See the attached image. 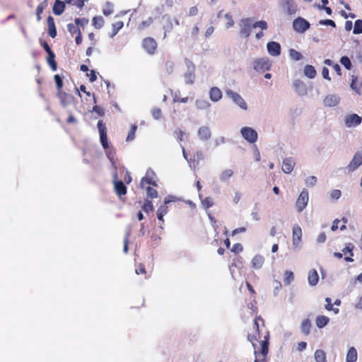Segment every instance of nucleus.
<instances>
[{
    "label": "nucleus",
    "mask_w": 362,
    "mask_h": 362,
    "mask_svg": "<svg viewBox=\"0 0 362 362\" xmlns=\"http://www.w3.org/2000/svg\"><path fill=\"white\" fill-rule=\"evenodd\" d=\"M358 358L357 351L354 347H350L348 350L346 362H356Z\"/></svg>",
    "instance_id": "nucleus-25"
},
{
    "label": "nucleus",
    "mask_w": 362,
    "mask_h": 362,
    "mask_svg": "<svg viewBox=\"0 0 362 362\" xmlns=\"http://www.w3.org/2000/svg\"><path fill=\"white\" fill-rule=\"evenodd\" d=\"M314 356L317 362H327L326 354L323 350H316Z\"/></svg>",
    "instance_id": "nucleus-34"
},
{
    "label": "nucleus",
    "mask_w": 362,
    "mask_h": 362,
    "mask_svg": "<svg viewBox=\"0 0 362 362\" xmlns=\"http://www.w3.org/2000/svg\"><path fill=\"white\" fill-rule=\"evenodd\" d=\"M293 87L298 93H305L306 90L305 83L300 80H296L293 82Z\"/></svg>",
    "instance_id": "nucleus-36"
},
{
    "label": "nucleus",
    "mask_w": 362,
    "mask_h": 362,
    "mask_svg": "<svg viewBox=\"0 0 362 362\" xmlns=\"http://www.w3.org/2000/svg\"><path fill=\"white\" fill-rule=\"evenodd\" d=\"M105 21L101 16H95L93 18L92 25L96 29H100L103 27Z\"/></svg>",
    "instance_id": "nucleus-30"
},
{
    "label": "nucleus",
    "mask_w": 362,
    "mask_h": 362,
    "mask_svg": "<svg viewBox=\"0 0 362 362\" xmlns=\"http://www.w3.org/2000/svg\"><path fill=\"white\" fill-rule=\"evenodd\" d=\"M353 33L354 34L362 33V20L358 19L355 21Z\"/></svg>",
    "instance_id": "nucleus-48"
},
{
    "label": "nucleus",
    "mask_w": 362,
    "mask_h": 362,
    "mask_svg": "<svg viewBox=\"0 0 362 362\" xmlns=\"http://www.w3.org/2000/svg\"><path fill=\"white\" fill-rule=\"evenodd\" d=\"M67 30L72 35H74V34L77 35L78 33V31H81L78 27L73 23H69L67 25Z\"/></svg>",
    "instance_id": "nucleus-52"
},
{
    "label": "nucleus",
    "mask_w": 362,
    "mask_h": 362,
    "mask_svg": "<svg viewBox=\"0 0 362 362\" xmlns=\"http://www.w3.org/2000/svg\"><path fill=\"white\" fill-rule=\"evenodd\" d=\"M325 301H326V305H325V309L327 310H329V311H334V313L335 314H337L339 313V309L338 308H333V304L332 303V300L330 298H325Z\"/></svg>",
    "instance_id": "nucleus-44"
},
{
    "label": "nucleus",
    "mask_w": 362,
    "mask_h": 362,
    "mask_svg": "<svg viewBox=\"0 0 362 362\" xmlns=\"http://www.w3.org/2000/svg\"><path fill=\"white\" fill-rule=\"evenodd\" d=\"M253 28H255L257 27L260 28L262 30L267 29V23L264 21H257L252 25Z\"/></svg>",
    "instance_id": "nucleus-57"
},
{
    "label": "nucleus",
    "mask_w": 362,
    "mask_h": 362,
    "mask_svg": "<svg viewBox=\"0 0 362 362\" xmlns=\"http://www.w3.org/2000/svg\"><path fill=\"white\" fill-rule=\"evenodd\" d=\"M226 94L233 100V101L237 104L243 110H247V105L244 99L238 93L233 91L232 90H228Z\"/></svg>",
    "instance_id": "nucleus-10"
},
{
    "label": "nucleus",
    "mask_w": 362,
    "mask_h": 362,
    "mask_svg": "<svg viewBox=\"0 0 362 362\" xmlns=\"http://www.w3.org/2000/svg\"><path fill=\"white\" fill-rule=\"evenodd\" d=\"M142 47L148 54L153 55L156 52L158 44L155 39L147 37L142 40Z\"/></svg>",
    "instance_id": "nucleus-4"
},
{
    "label": "nucleus",
    "mask_w": 362,
    "mask_h": 362,
    "mask_svg": "<svg viewBox=\"0 0 362 362\" xmlns=\"http://www.w3.org/2000/svg\"><path fill=\"white\" fill-rule=\"evenodd\" d=\"M231 252L238 254L243 250V247L240 243H235L233 245L232 248L230 249Z\"/></svg>",
    "instance_id": "nucleus-59"
},
{
    "label": "nucleus",
    "mask_w": 362,
    "mask_h": 362,
    "mask_svg": "<svg viewBox=\"0 0 362 362\" xmlns=\"http://www.w3.org/2000/svg\"><path fill=\"white\" fill-rule=\"evenodd\" d=\"M308 202V192L303 189L298 196L296 205L298 211L301 212L307 206Z\"/></svg>",
    "instance_id": "nucleus-11"
},
{
    "label": "nucleus",
    "mask_w": 362,
    "mask_h": 362,
    "mask_svg": "<svg viewBox=\"0 0 362 362\" xmlns=\"http://www.w3.org/2000/svg\"><path fill=\"white\" fill-rule=\"evenodd\" d=\"M135 272L138 275L146 274V271L144 265L141 263L139 264L135 269Z\"/></svg>",
    "instance_id": "nucleus-60"
},
{
    "label": "nucleus",
    "mask_w": 362,
    "mask_h": 362,
    "mask_svg": "<svg viewBox=\"0 0 362 362\" xmlns=\"http://www.w3.org/2000/svg\"><path fill=\"white\" fill-rule=\"evenodd\" d=\"M294 279L293 273L291 271H286L284 274V283L286 285H289L292 281Z\"/></svg>",
    "instance_id": "nucleus-46"
},
{
    "label": "nucleus",
    "mask_w": 362,
    "mask_h": 362,
    "mask_svg": "<svg viewBox=\"0 0 362 362\" xmlns=\"http://www.w3.org/2000/svg\"><path fill=\"white\" fill-rule=\"evenodd\" d=\"M64 2L60 0H56L53 6V13L57 16H59L64 12Z\"/></svg>",
    "instance_id": "nucleus-23"
},
{
    "label": "nucleus",
    "mask_w": 362,
    "mask_h": 362,
    "mask_svg": "<svg viewBox=\"0 0 362 362\" xmlns=\"http://www.w3.org/2000/svg\"><path fill=\"white\" fill-rule=\"evenodd\" d=\"M209 98L213 102H218L222 98V92L217 87H213L209 90Z\"/></svg>",
    "instance_id": "nucleus-20"
},
{
    "label": "nucleus",
    "mask_w": 362,
    "mask_h": 362,
    "mask_svg": "<svg viewBox=\"0 0 362 362\" xmlns=\"http://www.w3.org/2000/svg\"><path fill=\"white\" fill-rule=\"evenodd\" d=\"M151 114L154 119H158L162 116V111L159 107H154L151 110Z\"/></svg>",
    "instance_id": "nucleus-55"
},
{
    "label": "nucleus",
    "mask_w": 362,
    "mask_h": 362,
    "mask_svg": "<svg viewBox=\"0 0 362 362\" xmlns=\"http://www.w3.org/2000/svg\"><path fill=\"white\" fill-rule=\"evenodd\" d=\"M311 326V322L309 319L303 320L300 325L302 332L305 335H308L310 332Z\"/></svg>",
    "instance_id": "nucleus-29"
},
{
    "label": "nucleus",
    "mask_w": 362,
    "mask_h": 362,
    "mask_svg": "<svg viewBox=\"0 0 362 362\" xmlns=\"http://www.w3.org/2000/svg\"><path fill=\"white\" fill-rule=\"evenodd\" d=\"M310 23L303 18L298 17L293 22V28L299 33H303L310 28Z\"/></svg>",
    "instance_id": "nucleus-9"
},
{
    "label": "nucleus",
    "mask_w": 362,
    "mask_h": 362,
    "mask_svg": "<svg viewBox=\"0 0 362 362\" xmlns=\"http://www.w3.org/2000/svg\"><path fill=\"white\" fill-rule=\"evenodd\" d=\"M198 136L202 140L209 139L211 136L210 129L207 127H201L198 130Z\"/></svg>",
    "instance_id": "nucleus-21"
},
{
    "label": "nucleus",
    "mask_w": 362,
    "mask_h": 362,
    "mask_svg": "<svg viewBox=\"0 0 362 362\" xmlns=\"http://www.w3.org/2000/svg\"><path fill=\"white\" fill-rule=\"evenodd\" d=\"M272 64L267 58L256 59L253 62V67L257 71H269Z\"/></svg>",
    "instance_id": "nucleus-8"
},
{
    "label": "nucleus",
    "mask_w": 362,
    "mask_h": 362,
    "mask_svg": "<svg viewBox=\"0 0 362 362\" xmlns=\"http://www.w3.org/2000/svg\"><path fill=\"white\" fill-rule=\"evenodd\" d=\"M114 188L115 192L119 197H122V195H125L127 194V187L124 184V182L121 180L114 181Z\"/></svg>",
    "instance_id": "nucleus-17"
},
{
    "label": "nucleus",
    "mask_w": 362,
    "mask_h": 362,
    "mask_svg": "<svg viewBox=\"0 0 362 362\" xmlns=\"http://www.w3.org/2000/svg\"><path fill=\"white\" fill-rule=\"evenodd\" d=\"M268 52L272 56H279L281 54V45L279 42L272 41L267 43Z\"/></svg>",
    "instance_id": "nucleus-14"
},
{
    "label": "nucleus",
    "mask_w": 362,
    "mask_h": 362,
    "mask_svg": "<svg viewBox=\"0 0 362 362\" xmlns=\"http://www.w3.org/2000/svg\"><path fill=\"white\" fill-rule=\"evenodd\" d=\"M152 23H153V19H152L151 18H149L147 21H142V22L139 24V30H143V29H144L146 27L149 26Z\"/></svg>",
    "instance_id": "nucleus-63"
},
{
    "label": "nucleus",
    "mask_w": 362,
    "mask_h": 362,
    "mask_svg": "<svg viewBox=\"0 0 362 362\" xmlns=\"http://www.w3.org/2000/svg\"><path fill=\"white\" fill-rule=\"evenodd\" d=\"M340 63L347 69L350 70L351 69L352 64L349 58L346 56H343L340 59Z\"/></svg>",
    "instance_id": "nucleus-42"
},
{
    "label": "nucleus",
    "mask_w": 362,
    "mask_h": 362,
    "mask_svg": "<svg viewBox=\"0 0 362 362\" xmlns=\"http://www.w3.org/2000/svg\"><path fill=\"white\" fill-rule=\"evenodd\" d=\"M252 21L251 18H243L241 20L240 35L244 37H248L252 32Z\"/></svg>",
    "instance_id": "nucleus-7"
},
{
    "label": "nucleus",
    "mask_w": 362,
    "mask_h": 362,
    "mask_svg": "<svg viewBox=\"0 0 362 362\" xmlns=\"http://www.w3.org/2000/svg\"><path fill=\"white\" fill-rule=\"evenodd\" d=\"M97 127L98 128L101 145L103 148L106 150L109 147L106 126L102 120H99Z\"/></svg>",
    "instance_id": "nucleus-5"
},
{
    "label": "nucleus",
    "mask_w": 362,
    "mask_h": 362,
    "mask_svg": "<svg viewBox=\"0 0 362 362\" xmlns=\"http://www.w3.org/2000/svg\"><path fill=\"white\" fill-rule=\"evenodd\" d=\"M240 133L242 136L249 143L253 144L257 140V132L248 127H243L240 129Z\"/></svg>",
    "instance_id": "nucleus-6"
},
{
    "label": "nucleus",
    "mask_w": 362,
    "mask_h": 362,
    "mask_svg": "<svg viewBox=\"0 0 362 362\" xmlns=\"http://www.w3.org/2000/svg\"><path fill=\"white\" fill-rule=\"evenodd\" d=\"M175 64L172 61H167L164 64L165 71L168 74H170L173 72Z\"/></svg>",
    "instance_id": "nucleus-45"
},
{
    "label": "nucleus",
    "mask_w": 362,
    "mask_h": 362,
    "mask_svg": "<svg viewBox=\"0 0 362 362\" xmlns=\"http://www.w3.org/2000/svg\"><path fill=\"white\" fill-rule=\"evenodd\" d=\"M112 13H113L112 6L110 3L107 2L106 4V8H103V13L105 16H108L111 15Z\"/></svg>",
    "instance_id": "nucleus-58"
},
{
    "label": "nucleus",
    "mask_w": 362,
    "mask_h": 362,
    "mask_svg": "<svg viewBox=\"0 0 362 362\" xmlns=\"http://www.w3.org/2000/svg\"><path fill=\"white\" fill-rule=\"evenodd\" d=\"M146 185H151L153 186H156V182L153 180L152 177H144L141 180L140 185L141 187H144Z\"/></svg>",
    "instance_id": "nucleus-37"
},
{
    "label": "nucleus",
    "mask_w": 362,
    "mask_h": 362,
    "mask_svg": "<svg viewBox=\"0 0 362 362\" xmlns=\"http://www.w3.org/2000/svg\"><path fill=\"white\" fill-rule=\"evenodd\" d=\"M136 129H137L136 125L134 124V125L131 126L130 131L129 132L127 137V141H131L134 139Z\"/></svg>",
    "instance_id": "nucleus-50"
},
{
    "label": "nucleus",
    "mask_w": 362,
    "mask_h": 362,
    "mask_svg": "<svg viewBox=\"0 0 362 362\" xmlns=\"http://www.w3.org/2000/svg\"><path fill=\"white\" fill-rule=\"evenodd\" d=\"M188 100H189V98L188 97L181 98V97H179L177 95H175L173 96V103H187Z\"/></svg>",
    "instance_id": "nucleus-61"
},
{
    "label": "nucleus",
    "mask_w": 362,
    "mask_h": 362,
    "mask_svg": "<svg viewBox=\"0 0 362 362\" xmlns=\"http://www.w3.org/2000/svg\"><path fill=\"white\" fill-rule=\"evenodd\" d=\"M316 182L317 177L315 176H310L305 180V183L308 186H314Z\"/></svg>",
    "instance_id": "nucleus-64"
},
{
    "label": "nucleus",
    "mask_w": 362,
    "mask_h": 362,
    "mask_svg": "<svg viewBox=\"0 0 362 362\" xmlns=\"http://www.w3.org/2000/svg\"><path fill=\"white\" fill-rule=\"evenodd\" d=\"M362 165V153L357 152L347 166L349 172H353Z\"/></svg>",
    "instance_id": "nucleus-12"
},
{
    "label": "nucleus",
    "mask_w": 362,
    "mask_h": 362,
    "mask_svg": "<svg viewBox=\"0 0 362 362\" xmlns=\"http://www.w3.org/2000/svg\"><path fill=\"white\" fill-rule=\"evenodd\" d=\"M55 54L53 51L47 53V62L49 65L51 69L54 71L57 69V63L55 60Z\"/></svg>",
    "instance_id": "nucleus-26"
},
{
    "label": "nucleus",
    "mask_w": 362,
    "mask_h": 362,
    "mask_svg": "<svg viewBox=\"0 0 362 362\" xmlns=\"http://www.w3.org/2000/svg\"><path fill=\"white\" fill-rule=\"evenodd\" d=\"M184 78L186 83L192 85L194 82L195 74L193 71H189L185 74Z\"/></svg>",
    "instance_id": "nucleus-40"
},
{
    "label": "nucleus",
    "mask_w": 362,
    "mask_h": 362,
    "mask_svg": "<svg viewBox=\"0 0 362 362\" xmlns=\"http://www.w3.org/2000/svg\"><path fill=\"white\" fill-rule=\"evenodd\" d=\"M142 209L146 212L148 213L149 211H152L153 210V206L151 201H146L142 206Z\"/></svg>",
    "instance_id": "nucleus-54"
},
{
    "label": "nucleus",
    "mask_w": 362,
    "mask_h": 362,
    "mask_svg": "<svg viewBox=\"0 0 362 362\" xmlns=\"http://www.w3.org/2000/svg\"><path fill=\"white\" fill-rule=\"evenodd\" d=\"M195 105L198 110H206L211 106V104L206 99H197L195 101Z\"/></svg>",
    "instance_id": "nucleus-32"
},
{
    "label": "nucleus",
    "mask_w": 362,
    "mask_h": 362,
    "mask_svg": "<svg viewBox=\"0 0 362 362\" xmlns=\"http://www.w3.org/2000/svg\"><path fill=\"white\" fill-rule=\"evenodd\" d=\"M170 202L169 200L165 201V204L160 206L158 210H157V214H160L163 216H165L168 213V206H166L167 204Z\"/></svg>",
    "instance_id": "nucleus-53"
},
{
    "label": "nucleus",
    "mask_w": 362,
    "mask_h": 362,
    "mask_svg": "<svg viewBox=\"0 0 362 362\" xmlns=\"http://www.w3.org/2000/svg\"><path fill=\"white\" fill-rule=\"evenodd\" d=\"M362 86V82L359 83L358 77L356 76H351V88L355 90L356 93L360 94V87Z\"/></svg>",
    "instance_id": "nucleus-31"
},
{
    "label": "nucleus",
    "mask_w": 362,
    "mask_h": 362,
    "mask_svg": "<svg viewBox=\"0 0 362 362\" xmlns=\"http://www.w3.org/2000/svg\"><path fill=\"white\" fill-rule=\"evenodd\" d=\"M124 23L122 21H117L112 25V33L110 34V37H113L115 36L118 32L123 28Z\"/></svg>",
    "instance_id": "nucleus-33"
},
{
    "label": "nucleus",
    "mask_w": 362,
    "mask_h": 362,
    "mask_svg": "<svg viewBox=\"0 0 362 362\" xmlns=\"http://www.w3.org/2000/svg\"><path fill=\"white\" fill-rule=\"evenodd\" d=\"M280 6L288 16H293L298 11V5L294 0H281Z\"/></svg>",
    "instance_id": "nucleus-3"
},
{
    "label": "nucleus",
    "mask_w": 362,
    "mask_h": 362,
    "mask_svg": "<svg viewBox=\"0 0 362 362\" xmlns=\"http://www.w3.org/2000/svg\"><path fill=\"white\" fill-rule=\"evenodd\" d=\"M57 95L58 98L60 100L61 104L63 106H66L69 103L70 98H71L70 95L63 91V90L57 91Z\"/></svg>",
    "instance_id": "nucleus-22"
},
{
    "label": "nucleus",
    "mask_w": 362,
    "mask_h": 362,
    "mask_svg": "<svg viewBox=\"0 0 362 362\" xmlns=\"http://www.w3.org/2000/svg\"><path fill=\"white\" fill-rule=\"evenodd\" d=\"M264 320L261 316H257L254 320L253 331L247 334V339L251 342L255 351L257 350V343L260 339L261 327H264Z\"/></svg>",
    "instance_id": "nucleus-1"
},
{
    "label": "nucleus",
    "mask_w": 362,
    "mask_h": 362,
    "mask_svg": "<svg viewBox=\"0 0 362 362\" xmlns=\"http://www.w3.org/2000/svg\"><path fill=\"white\" fill-rule=\"evenodd\" d=\"M354 245L351 244V243H348L346 244V247L342 250V252L346 254V252H349L350 254V256H353L354 255V253H353V249H354Z\"/></svg>",
    "instance_id": "nucleus-62"
},
{
    "label": "nucleus",
    "mask_w": 362,
    "mask_h": 362,
    "mask_svg": "<svg viewBox=\"0 0 362 362\" xmlns=\"http://www.w3.org/2000/svg\"><path fill=\"white\" fill-rule=\"evenodd\" d=\"M339 102V98L335 95H327L323 100L325 106L327 107H334L338 105Z\"/></svg>",
    "instance_id": "nucleus-18"
},
{
    "label": "nucleus",
    "mask_w": 362,
    "mask_h": 362,
    "mask_svg": "<svg viewBox=\"0 0 362 362\" xmlns=\"http://www.w3.org/2000/svg\"><path fill=\"white\" fill-rule=\"evenodd\" d=\"M74 21H75V24L78 27V26L84 27L88 23V20L86 18H75Z\"/></svg>",
    "instance_id": "nucleus-56"
},
{
    "label": "nucleus",
    "mask_w": 362,
    "mask_h": 362,
    "mask_svg": "<svg viewBox=\"0 0 362 362\" xmlns=\"http://www.w3.org/2000/svg\"><path fill=\"white\" fill-rule=\"evenodd\" d=\"M202 204L204 208L209 209L214 205L213 199L210 197L202 199Z\"/></svg>",
    "instance_id": "nucleus-49"
},
{
    "label": "nucleus",
    "mask_w": 362,
    "mask_h": 362,
    "mask_svg": "<svg viewBox=\"0 0 362 362\" xmlns=\"http://www.w3.org/2000/svg\"><path fill=\"white\" fill-rule=\"evenodd\" d=\"M329 322V318L325 315H319L316 317L315 323L318 328H323Z\"/></svg>",
    "instance_id": "nucleus-27"
},
{
    "label": "nucleus",
    "mask_w": 362,
    "mask_h": 362,
    "mask_svg": "<svg viewBox=\"0 0 362 362\" xmlns=\"http://www.w3.org/2000/svg\"><path fill=\"white\" fill-rule=\"evenodd\" d=\"M47 28H48V34L49 35L54 38L57 36V29L55 26L54 20L52 16H48L47 19Z\"/></svg>",
    "instance_id": "nucleus-16"
},
{
    "label": "nucleus",
    "mask_w": 362,
    "mask_h": 362,
    "mask_svg": "<svg viewBox=\"0 0 362 362\" xmlns=\"http://www.w3.org/2000/svg\"><path fill=\"white\" fill-rule=\"evenodd\" d=\"M361 117L356 114L348 115L346 118V124L347 127L358 126L361 123Z\"/></svg>",
    "instance_id": "nucleus-15"
},
{
    "label": "nucleus",
    "mask_w": 362,
    "mask_h": 362,
    "mask_svg": "<svg viewBox=\"0 0 362 362\" xmlns=\"http://www.w3.org/2000/svg\"><path fill=\"white\" fill-rule=\"evenodd\" d=\"M325 301H326V305H325V309L327 310H329V311H334V313L335 314H337L339 313V309L338 308H333V304L332 303V300L330 298H325Z\"/></svg>",
    "instance_id": "nucleus-43"
},
{
    "label": "nucleus",
    "mask_w": 362,
    "mask_h": 362,
    "mask_svg": "<svg viewBox=\"0 0 362 362\" xmlns=\"http://www.w3.org/2000/svg\"><path fill=\"white\" fill-rule=\"evenodd\" d=\"M233 170L226 169V170L222 171V173H221L220 179L221 181H226L229 178H230L233 176Z\"/></svg>",
    "instance_id": "nucleus-38"
},
{
    "label": "nucleus",
    "mask_w": 362,
    "mask_h": 362,
    "mask_svg": "<svg viewBox=\"0 0 362 362\" xmlns=\"http://www.w3.org/2000/svg\"><path fill=\"white\" fill-rule=\"evenodd\" d=\"M54 80L56 83L57 90V91L62 90L63 81H62V78H61V76L58 74H55L54 76Z\"/></svg>",
    "instance_id": "nucleus-47"
},
{
    "label": "nucleus",
    "mask_w": 362,
    "mask_h": 362,
    "mask_svg": "<svg viewBox=\"0 0 362 362\" xmlns=\"http://www.w3.org/2000/svg\"><path fill=\"white\" fill-rule=\"evenodd\" d=\"M264 262V258L260 255H256L252 259V266L254 269H260Z\"/></svg>",
    "instance_id": "nucleus-24"
},
{
    "label": "nucleus",
    "mask_w": 362,
    "mask_h": 362,
    "mask_svg": "<svg viewBox=\"0 0 362 362\" xmlns=\"http://www.w3.org/2000/svg\"><path fill=\"white\" fill-rule=\"evenodd\" d=\"M302 230L299 225L294 224L292 231V240L294 246H298L301 241Z\"/></svg>",
    "instance_id": "nucleus-13"
},
{
    "label": "nucleus",
    "mask_w": 362,
    "mask_h": 362,
    "mask_svg": "<svg viewBox=\"0 0 362 362\" xmlns=\"http://www.w3.org/2000/svg\"><path fill=\"white\" fill-rule=\"evenodd\" d=\"M304 74L309 78H313L316 76V71L313 66L306 65L304 67Z\"/></svg>",
    "instance_id": "nucleus-35"
},
{
    "label": "nucleus",
    "mask_w": 362,
    "mask_h": 362,
    "mask_svg": "<svg viewBox=\"0 0 362 362\" xmlns=\"http://www.w3.org/2000/svg\"><path fill=\"white\" fill-rule=\"evenodd\" d=\"M147 196L149 198L153 199L158 197V192L156 189L148 186L146 187Z\"/></svg>",
    "instance_id": "nucleus-51"
},
{
    "label": "nucleus",
    "mask_w": 362,
    "mask_h": 362,
    "mask_svg": "<svg viewBox=\"0 0 362 362\" xmlns=\"http://www.w3.org/2000/svg\"><path fill=\"white\" fill-rule=\"evenodd\" d=\"M289 56L295 61H299L303 58L301 53L294 49H291L289 50Z\"/></svg>",
    "instance_id": "nucleus-41"
},
{
    "label": "nucleus",
    "mask_w": 362,
    "mask_h": 362,
    "mask_svg": "<svg viewBox=\"0 0 362 362\" xmlns=\"http://www.w3.org/2000/svg\"><path fill=\"white\" fill-rule=\"evenodd\" d=\"M270 334L268 330H265L264 334V339L261 341V347L259 350L254 351L256 358L255 362L264 361L269 352Z\"/></svg>",
    "instance_id": "nucleus-2"
},
{
    "label": "nucleus",
    "mask_w": 362,
    "mask_h": 362,
    "mask_svg": "<svg viewBox=\"0 0 362 362\" xmlns=\"http://www.w3.org/2000/svg\"><path fill=\"white\" fill-rule=\"evenodd\" d=\"M295 166V162L292 158H286L283 160L282 170L285 173H290Z\"/></svg>",
    "instance_id": "nucleus-19"
},
{
    "label": "nucleus",
    "mask_w": 362,
    "mask_h": 362,
    "mask_svg": "<svg viewBox=\"0 0 362 362\" xmlns=\"http://www.w3.org/2000/svg\"><path fill=\"white\" fill-rule=\"evenodd\" d=\"M47 6V1L40 3L36 8V16L38 21L41 20V14L42 13L45 6Z\"/></svg>",
    "instance_id": "nucleus-39"
},
{
    "label": "nucleus",
    "mask_w": 362,
    "mask_h": 362,
    "mask_svg": "<svg viewBox=\"0 0 362 362\" xmlns=\"http://www.w3.org/2000/svg\"><path fill=\"white\" fill-rule=\"evenodd\" d=\"M319 276L315 269H312L308 273V282L311 286H315L317 284Z\"/></svg>",
    "instance_id": "nucleus-28"
}]
</instances>
